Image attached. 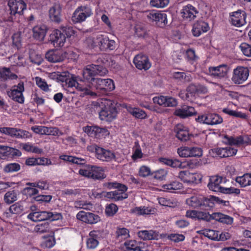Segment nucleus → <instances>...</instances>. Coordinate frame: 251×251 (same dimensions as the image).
Returning a JSON list of instances; mask_svg holds the SVG:
<instances>
[{"label":"nucleus","instance_id":"f257e3e1","mask_svg":"<svg viewBox=\"0 0 251 251\" xmlns=\"http://www.w3.org/2000/svg\"><path fill=\"white\" fill-rule=\"evenodd\" d=\"M94 106L101 120L111 122L116 118L117 111L114 101L101 99L94 102Z\"/></svg>","mask_w":251,"mask_h":251},{"label":"nucleus","instance_id":"f03ea898","mask_svg":"<svg viewBox=\"0 0 251 251\" xmlns=\"http://www.w3.org/2000/svg\"><path fill=\"white\" fill-rule=\"evenodd\" d=\"M108 71L105 67L100 65H89L83 69L82 73L83 79L81 81H84V86H87L88 89H89L92 92V94H89L88 95L91 96L96 95V93L93 91L94 81L98 78L96 77V76L104 75Z\"/></svg>","mask_w":251,"mask_h":251},{"label":"nucleus","instance_id":"7ed1b4c3","mask_svg":"<svg viewBox=\"0 0 251 251\" xmlns=\"http://www.w3.org/2000/svg\"><path fill=\"white\" fill-rule=\"evenodd\" d=\"M87 150L95 153V156L102 161L110 162L116 158L115 153L112 151L105 149L94 144L87 147Z\"/></svg>","mask_w":251,"mask_h":251},{"label":"nucleus","instance_id":"20e7f679","mask_svg":"<svg viewBox=\"0 0 251 251\" xmlns=\"http://www.w3.org/2000/svg\"><path fill=\"white\" fill-rule=\"evenodd\" d=\"M93 88L103 95H107L115 89V85L113 80L111 79H103L98 77L94 81Z\"/></svg>","mask_w":251,"mask_h":251},{"label":"nucleus","instance_id":"39448f33","mask_svg":"<svg viewBox=\"0 0 251 251\" xmlns=\"http://www.w3.org/2000/svg\"><path fill=\"white\" fill-rule=\"evenodd\" d=\"M226 203H229V201L221 200L216 196L209 195L205 197L203 196L201 209L209 211H213L217 204L226 206Z\"/></svg>","mask_w":251,"mask_h":251},{"label":"nucleus","instance_id":"423d86ee","mask_svg":"<svg viewBox=\"0 0 251 251\" xmlns=\"http://www.w3.org/2000/svg\"><path fill=\"white\" fill-rule=\"evenodd\" d=\"M186 217L199 222H209L213 220V213L206 210H188L186 212Z\"/></svg>","mask_w":251,"mask_h":251},{"label":"nucleus","instance_id":"0eeeda50","mask_svg":"<svg viewBox=\"0 0 251 251\" xmlns=\"http://www.w3.org/2000/svg\"><path fill=\"white\" fill-rule=\"evenodd\" d=\"M249 76V70L247 67L238 66L233 69L232 81L235 84H241L247 80Z\"/></svg>","mask_w":251,"mask_h":251},{"label":"nucleus","instance_id":"6e6552de","mask_svg":"<svg viewBox=\"0 0 251 251\" xmlns=\"http://www.w3.org/2000/svg\"><path fill=\"white\" fill-rule=\"evenodd\" d=\"M246 18V12L243 10L238 9L229 13V22L231 25L240 27L247 23Z\"/></svg>","mask_w":251,"mask_h":251},{"label":"nucleus","instance_id":"1a4fd4ad","mask_svg":"<svg viewBox=\"0 0 251 251\" xmlns=\"http://www.w3.org/2000/svg\"><path fill=\"white\" fill-rule=\"evenodd\" d=\"M79 173L83 176L95 180L102 179L106 177L102 168L95 166H91L89 170L80 169Z\"/></svg>","mask_w":251,"mask_h":251},{"label":"nucleus","instance_id":"9d476101","mask_svg":"<svg viewBox=\"0 0 251 251\" xmlns=\"http://www.w3.org/2000/svg\"><path fill=\"white\" fill-rule=\"evenodd\" d=\"M92 14V10L89 7L87 6H78L74 11L72 20L74 23H81Z\"/></svg>","mask_w":251,"mask_h":251},{"label":"nucleus","instance_id":"9b49d317","mask_svg":"<svg viewBox=\"0 0 251 251\" xmlns=\"http://www.w3.org/2000/svg\"><path fill=\"white\" fill-rule=\"evenodd\" d=\"M147 17L150 21L155 22L157 26L161 28L166 26L168 24L167 15L165 13L151 11L148 13Z\"/></svg>","mask_w":251,"mask_h":251},{"label":"nucleus","instance_id":"f8f14e48","mask_svg":"<svg viewBox=\"0 0 251 251\" xmlns=\"http://www.w3.org/2000/svg\"><path fill=\"white\" fill-rule=\"evenodd\" d=\"M0 132L13 138L18 139L26 138L30 136V133L25 130L10 127H0Z\"/></svg>","mask_w":251,"mask_h":251},{"label":"nucleus","instance_id":"ddd939ff","mask_svg":"<svg viewBox=\"0 0 251 251\" xmlns=\"http://www.w3.org/2000/svg\"><path fill=\"white\" fill-rule=\"evenodd\" d=\"M178 177L184 183L188 184H198L201 182L202 176L198 173H191L188 171H180Z\"/></svg>","mask_w":251,"mask_h":251},{"label":"nucleus","instance_id":"4468645a","mask_svg":"<svg viewBox=\"0 0 251 251\" xmlns=\"http://www.w3.org/2000/svg\"><path fill=\"white\" fill-rule=\"evenodd\" d=\"M65 81L68 87H75L76 90L79 92L78 94L81 97L87 96L89 94H92L91 91L89 89H88L87 86H84V81L80 80L79 82H77L74 79H66Z\"/></svg>","mask_w":251,"mask_h":251},{"label":"nucleus","instance_id":"2eb2a0df","mask_svg":"<svg viewBox=\"0 0 251 251\" xmlns=\"http://www.w3.org/2000/svg\"><path fill=\"white\" fill-rule=\"evenodd\" d=\"M48 40L54 47H62L66 42L64 34L59 29H54L52 31L49 36Z\"/></svg>","mask_w":251,"mask_h":251},{"label":"nucleus","instance_id":"dca6fc26","mask_svg":"<svg viewBox=\"0 0 251 251\" xmlns=\"http://www.w3.org/2000/svg\"><path fill=\"white\" fill-rule=\"evenodd\" d=\"M209 73L215 78L221 79L226 77L228 71V67L226 64H222L217 67H210Z\"/></svg>","mask_w":251,"mask_h":251},{"label":"nucleus","instance_id":"f3484780","mask_svg":"<svg viewBox=\"0 0 251 251\" xmlns=\"http://www.w3.org/2000/svg\"><path fill=\"white\" fill-rule=\"evenodd\" d=\"M76 218L86 223L94 224L100 221V217L96 214L91 212H86L81 211L76 214Z\"/></svg>","mask_w":251,"mask_h":251},{"label":"nucleus","instance_id":"a211bd4d","mask_svg":"<svg viewBox=\"0 0 251 251\" xmlns=\"http://www.w3.org/2000/svg\"><path fill=\"white\" fill-rule=\"evenodd\" d=\"M135 67L139 70L145 71L149 69L151 67V64L149 61L148 57L142 53L136 55L133 60Z\"/></svg>","mask_w":251,"mask_h":251},{"label":"nucleus","instance_id":"6ab92c4d","mask_svg":"<svg viewBox=\"0 0 251 251\" xmlns=\"http://www.w3.org/2000/svg\"><path fill=\"white\" fill-rule=\"evenodd\" d=\"M8 5L10 14L15 15L16 14H22L26 9V4L23 0H9Z\"/></svg>","mask_w":251,"mask_h":251},{"label":"nucleus","instance_id":"aec40b11","mask_svg":"<svg viewBox=\"0 0 251 251\" xmlns=\"http://www.w3.org/2000/svg\"><path fill=\"white\" fill-rule=\"evenodd\" d=\"M24 91V83L21 82L18 83L17 86H14L12 87L8 95L14 100L22 103L24 101V98L23 95Z\"/></svg>","mask_w":251,"mask_h":251},{"label":"nucleus","instance_id":"412c9836","mask_svg":"<svg viewBox=\"0 0 251 251\" xmlns=\"http://www.w3.org/2000/svg\"><path fill=\"white\" fill-rule=\"evenodd\" d=\"M225 179V177L220 176H212L209 178L207 187L211 191L221 193L222 189L224 187H222L220 185L222 183H225L226 181Z\"/></svg>","mask_w":251,"mask_h":251},{"label":"nucleus","instance_id":"4be33fe9","mask_svg":"<svg viewBox=\"0 0 251 251\" xmlns=\"http://www.w3.org/2000/svg\"><path fill=\"white\" fill-rule=\"evenodd\" d=\"M152 100L154 103L163 107H174L177 104L176 99L171 97L164 96L154 97Z\"/></svg>","mask_w":251,"mask_h":251},{"label":"nucleus","instance_id":"5701e85b","mask_svg":"<svg viewBox=\"0 0 251 251\" xmlns=\"http://www.w3.org/2000/svg\"><path fill=\"white\" fill-rule=\"evenodd\" d=\"M84 131L91 137L100 138L107 135L109 132L105 128H101L98 126H87L85 127Z\"/></svg>","mask_w":251,"mask_h":251},{"label":"nucleus","instance_id":"b1692460","mask_svg":"<svg viewBox=\"0 0 251 251\" xmlns=\"http://www.w3.org/2000/svg\"><path fill=\"white\" fill-rule=\"evenodd\" d=\"M21 155V151L17 149L0 145V159H6L15 156H20Z\"/></svg>","mask_w":251,"mask_h":251},{"label":"nucleus","instance_id":"393cba45","mask_svg":"<svg viewBox=\"0 0 251 251\" xmlns=\"http://www.w3.org/2000/svg\"><path fill=\"white\" fill-rule=\"evenodd\" d=\"M181 13L184 20L191 21L196 18L199 11L192 5L188 4L183 7Z\"/></svg>","mask_w":251,"mask_h":251},{"label":"nucleus","instance_id":"a878e982","mask_svg":"<svg viewBox=\"0 0 251 251\" xmlns=\"http://www.w3.org/2000/svg\"><path fill=\"white\" fill-rule=\"evenodd\" d=\"M146 244L135 240H127L124 243L125 251H144Z\"/></svg>","mask_w":251,"mask_h":251},{"label":"nucleus","instance_id":"bb28decb","mask_svg":"<svg viewBox=\"0 0 251 251\" xmlns=\"http://www.w3.org/2000/svg\"><path fill=\"white\" fill-rule=\"evenodd\" d=\"M99 47L100 50H113L116 48V43L113 40H110L109 38L104 35L99 34Z\"/></svg>","mask_w":251,"mask_h":251},{"label":"nucleus","instance_id":"cd10ccee","mask_svg":"<svg viewBox=\"0 0 251 251\" xmlns=\"http://www.w3.org/2000/svg\"><path fill=\"white\" fill-rule=\"evenodd\" d=\"M209 29L207 23L200 20L194 24L192 30L193 35L195 37H199L201 34L206 32Z\"/></svg>","mask_w":251,"mask_h":251},{"label":"nucleus","instance_id":"c85d7f7f","mask_svg":"<svg viewBox=\"0 0 251 251\" xmlns=\"http://www.w3.org/2000/svg\"><path fill=\"white\" fill-rule=\"evenodd\" d=\"M99 232L97 230H92L89 233L86 240V247L88 249H95L99 244L98 241Z\"/></svg>","mask_w":251,"mask_h":251},{"label":"nucleus","instance_id":"c756f323","mask_svg":"<svg viewBox=\"0 0 251 251\" xmlns=\"http://www.w3.org/2000/svg\"><path fill=\"white\" fill-rule=\"evenodd\" d=\"M211 151L212 152L216 153L217 156L221 158L232 156L235 155L237 151L236 149L229 147L214 148L211 149Z\"/></svg>","mask_w":251,"mask_h":251},{"label":"nucleus","instance_id":"7c9ffc66","mask_svg":"<svg viewBox=\"0 0 251 251\" xmlns=\"http://www.w3.org/2000/svg\"><path fill=\"white\" fill-rule=\"evenodd\" d=\"M196 113L194 108L189 106L176 109L175 112V115L183 119L194 115Z\"/></svg>","mask_w":251,"mask_h":251},{"label":"nucleus","instance_id":"2f4dec72","mask_svg":"<svg viewBox=\"0 0 251 251\" xmlns=\"http://www.w3.org/2000/svg\"><path fill=\"white\" fill-rule=\"evenodd\" d=\"M47 28L45 25H40L32 28L33 37L39 41H43L46 36Z\"/></svg>","mask_w":251,"mask_h":251},{"label":"nucleus","instance_id":"473e14b6","mask_svg":"<svg viewBox=\"0 0 251 251\" xmlns=\"http://www.w3.org/2000/svg\"><path fill=\"white\" fill-rule=\"evenodd\" d=\"M46 58L50 62H60L64 60V56L58 50H50L48 51L45 55Z\"/></svg>","mask_w":251,"mask_h":251},{"label":"nucleus","instance_id":"72a5a7b5","mask_svg":"<svg viewBox=\"0 0 251 251\" xmlns=\"http://www.w3.org/2000/svg\"><path fill=\"white\" fill-rule=\"evenodd\" d=\"M61 8L59 4H55L49 10V16L50 20L59 23L61 22Z\"/></svg>","mask_w":251,"mask_h":251},{"label":"nucleus","instance_id":"f704fd0d","mask_svg":"<svg viewBox=\"0 0 251 251\" xmlns=\"http://www.w3.org/2000/svg\"><path fill=\"white\" fill-rule=\"evenodd\" d=\"M176 136L181 141H186L189 139L190 135L187 127L182 125H177L176 126Z\"/></svg>","mask_w":251,"mask_h":251},{"label":"nucleus","instance_id":"c9c22d12","mask_svg":"<svg viewBox=\"0 0 251 251\" xmlns=\"http://www.w3.org/2000/svg\"><path fill=\"white\" fill-rule=\"evenodd\" d=\"M127 187L122 185V187L113 191V201H123L128 197V194L126 193L127 190Z\"/></svg>","mask_w":251,"mask_h":251},{"label":"nucleus","instance_id":"e433bc0d","mask_svg":"<svg viewBox=\"0 0 251 251\" xmlns=\"http://www.w3.org/2000/svg\"><path fill=\"white\" fill-rule=\"evenodd\" d=\"M138 237L144 240H150L155 239L157 238L158 232L152 230H141L138 232Z\"/></svg>","mask_w":251,"mask_h":251},{"label":"nucleus","instance_id":"4c0bfd02","mask_svg":"<svg viewBox=\"0 0 251 251\" xmlns=\"http://www.w3.org/2000/svg\"><path fill=\"white\" fill-rule=\"evenodd\" d=\"M203 195H195L186 200V203L194 208H201Z\"/></svg>","mask_w":251,"mask_h":251},{"label":"nucleus","instance_id":"58836bf2","mask_svg":"<svg viewBox=\"0 0 251 251\" xmlns=\"http://www.w3.org/2000/svg\"><path fill=\"white\" fill-rule=\"evenodd\" d=\"M213 220L223 224L231 225L233 223V219L231 217L221 212H214L213 213Z\"/></svg>","mask_w":251,"mask_h":251},{"label":"nucleus","instance_id":"ea45409f","mask_svg":"<svg viewBox=\"0 0 251 251\" xmlns=\"http://www.w3.org/2000/svg\"><path fill=\"white\" fill-rule=\"evenodd\" d=\"M59 159L64 161L71 162L77 165H82L86 163V161L84 159L65 154L60 155Z\"/></svg>","mask_w":251,"mask_h":251},{"label":"nucleus","instance_id":"a19ab883","mask_svg":"<svg viewBox=\"0 0 251 251\" xmlns=\"http://www.w3.org/2000/svg\"><path fill=\"white\" fill-rule=\"evenodd\" d=\"M235 181L241 187L251 185V173H246L242 176H237Z\"/></svg>","mask_w":251,"mask_h":251},{"label":"nucleus","instance_id":"79ce46f5","mask_svg":"<svg viewBox=\"0 0 251 251\" xmlns=\"http://www.w3.org/2000/svg\"><path fill=\"white\" fill-rule=\"evenodd\" d=\"M162 188L165 191L173 192V191L180 190L183 188V184L178 181L175 180L169 183L164 184Z\"/></svg>","mask_w":251,"mask_h":251},{"label":"nucleus","instance_id":"37998d69","mask_svg":"<svg viewBox=\"0 0 251 251\" xmlns=\"http://www.w3.org/2000/svg\"><path fill=\"white\" fill-rule=\"evenodd\" d=\"M159 161L160 162L164 164L173 168H180L182 165L181 162L177 159H172L165 157H160L159 158Z\"/></svg>","mask_w":251,"mask_h":251},{"label":"nucleus","instance_id":"c03bdc74","mask_svg":"<svg viewBox=\"0 0 251 251\" xmlns=\"http://www.w3.org/2000/svg\"><path fill=\"white\" fill-rule=\"evenodd\" d=\"M32 209V221H42L48 220V211H42L38 212H33Z\"/></svg>","mask_w":251,"mask_h":251},{"label":"nucleus","instance_id":"a18cd8bd","mask_svg":"<svg viewBox=\"0 0 251 251\" xmlns=\"http://www.w3.org/2000/svg\"><path fill=\"white\" fill-rule=\"evenodd\" d=\"M86 44L90 49H95L99 48V34L89 37L86 40Z\"/></svg>","mask_w":251,"mask_h":251},{"label":"nucleus","instance_id":"49530a36","mask_svg":"<svg viewBox=\"0 0 251 251\" xmlns=\"http://www.w3.org/2000/svg\"><path fill=\"white\" fill-rule=\"evenodd\" d=\"M17 196V192L16 191H9L4 196V201L7 204H11L18 200Z\"/></svg>","mask_w":251,"mask_h":251},{"label":"nucleus","instance_id":"de8ad7c7","mask_svg":"<svg viewBox=\"0 0 251 251\" xmlns=\"http://www.w3.org/2000/svg\"><path fill=\"white\" fill-rule=\"evenodd\" d=\"M116 235L118 240L122 241L129 237V231L125 227H119L117 229Z\"/></svg>","mask_w":251,"mask_h":251},{"label":"nucleus","instance_id":"09e8293b","mask_svg":"<svg viewBox=\"0 0 251 251\" xmlns=\"http://www.w3.org/2000/svg\"><path fill=\"white\" fill-rule=\"evenodd\" d=\"M24 210V207L21 203L18 202L11 205L6 210V214H19Z\"/></svg>","mask_w":251,"mask_h":251},{"label":"nucleus","instance_id":"8fccbe9b","mask_svg":"<svg viewBox=\"0 0 251 251\" xmlns=\"http://www.w3.org/2000/svg\"><path fill=\"white\" fill-rule=\"evenodd\" d=\"M74 206L77 209H83L90 210L93 208V204L85 201H77L74 202Z\"/></svg>","mask_w":251,"mask_h":251},{"label":"nucleus","instance_id":"3c124183","mask_svg":"<svg viewBox=\"0 0 251 251\" xmlns=\"http://www.w3.org/2000/svg\"><path fill=\"white\" fill-rule=\"evenodd\" d=\"M44 241L41 243L43 248H51L55 244L56 241L54 235L43 236Z\"/></svg>","mask_w":251,"mask_h":251},{"label":"nucleus","instance_id":"603ef678","mask_svg":"<svg viewBox=\"0 0 251 251\" xmlns=\"http://www.w3.org/2000/svg\"><path fill=\"white\" fill-rule=\"evenodd\" d=\"M60 30H61V32L64 34L65 40L66 39V38H69L71 37L72 36L74 35L75 33V31L74 29V28L72 26L66 25L63 26L61 25L59 29Z\"/></svg>","mask_w":251,"mask_h":251},{"label":"nucleus","instance_id":"864d4df0","mask_svg":"<svg viewBox=\"0 0 251 251\" xmlns=\"http://www.w3.org/2000/svg\"><path fill=\"white\" fill-rule=\"evenodd\" d=\"M0 73L2 81L7 79H15L17 78V75L11 73L9 69L8 68H3L0 71Z\"/></svg>","mask_w":251,"mask_h":251},{"label":"nucleus","instance_id":"5fc2aeb1","mask_svg":"<svg viewBox=\"0 0 251 251\" xmlns=\"http://www.w3.org/2000/svg\"><path fill=\"white\" fill-rule=\"evenodd\" d=\"M50 230V225L48 223L39 224L34 227V231L38 233H44L49 232Z\"/></svg>","mask_w":251,"mask_h":251},{"label":"nucleus","instance_id":"6e6d98bb","mask_svg":"<svg viewBox=\"0 0 251 251\" xmlns=\"http://www.w3.org/2000/svg\"><path fill=\"white\" fill-rule=\"evenodd\" d=\"M20 168V165L18 163H9L4 166L3 171L5 173H12L18 172Z\"/></svg>","mask_w":251,"mask_h":251},{"label":"nucleus","instance_id":"4d7b16f0","mask_svg":"<svg viewBox=\"0 0 251 251\" xmlns=\"http://www.w3.org/2000/svg\"><path fill=\"white\" fill-rule=\"evenodd\" d=\"M239 49L245 56L251 57V44L243 42L240 45Z\"/></svg>","mask_w":251,"mask_h":251},{"label":"nucleus","instance_id":"13d9d810","mask_svg":"<svg viewBox=\"0 0 251 251\" xmlns=\"http://www.w3.org/2000/svg\"><path fill=\"white\" fill-rule=\"evenodd\" d=\"M223 111L225 113H226L230 116H232L237 118L246 119L247 117V115H246V114L235 110H232L227 108H224Z\"/></svg>","mask_w":251,"mask_h":251},{"label":"nucleus","instance_id":"bf43d9fd","mask_svg":"<svg viewBox=\"0 0 251 251\" xmlns=\"http://www.w3.org/2000/svg\"><path fill=\"white\" fill-rule=\"evenodd\" d=\"M135 35L140 38H146L149 35L147 30L140 25H136L135 27Z\"/></svg>","mask_w":251,"mask_h":251},{"label":"nucleus","instance_id":"052dcab7","mask_svg":"<svg viewBox=\"0 0 251 251\" xmlns=\"http://www.w3.org/2000/svg\"><path fill=\"white\" fill-rule=\"evenodd\" d=\"M52 198V197L51 195H40L32 197V200L38 202L39 203H42V202L47 203L50 202Z\"/></svg>","mask_w":251,"mask_h":251},{"label":"nucleus","instance_id":"680f3d73","mask_svg":"<svg viewBox=\"0 0 251 251\" xmlns=\"http://www.w3.org/2000/svg\"><path fill=\"white\" fill-rule=\"evenodd\" d=\"M51 164L50 159L46 158H33L32 157V166L39 165H49Z\"/></svg>","mask_w":251,"mask_h":251},{"label":"nucleus","instance_id":"e2e57ef3","mask_svg":"<svg viewBox=\"0 0 251 251\" xmlns=\"http://www.w3.org/2000/svg\"><path fill=\"white\" fill-rule=\"evenodd\" d=\"M169 2V0H151L150 5L156 8H163L166 6Z\"/></svg>","mask_w":251,"mask_h":251},{"label":"nucleus","instance_id":"0e129e2a","mask_svg":"<svg viewBox=\"0 0 251 251\" xmlns=\"http://www.w3.org/2000/svg\"><path fill=\"white\" fill-rule=\"evenodd\" d=\"M221 193L225 194L233 195L234 196H238L240 194V190L233 187L229 188L223 187Z\"/></svg>","mask_w":251,"mask_h":251},{"label":"nucleus","instance_id":"69168bd1","mask_svg":"<svg viewBox=\"0 0 251 251\" xmlns=\"http://www.w3.org/2000/svg\"><path fill=\"white\" fill-rule=\"evenodd\" d=\"M210 125H218L223 122V118L218 114L215 113H209Z\"/></svg>","mask_w":251,"mask_h":251},{"label":"nucleus","instance_id":"338daca9","mask_svg":"<svg viewBox=\"0 0 251 251\" xmlns=\"http://www.w3.org/2000/svg\"><path fill=\"white\" fill-rule=\"evenodd\" d=\"M209 113L200 115L196 118V121L200 124L210 125V121L209 119Z\"/></svg>","mask_w":251,"mask_h":251},{"label":"nucleus","instance_id":"774afa93","mask_svg":"<svg viewBox=\"0 0 251 251\" xmlns=\"http://www.w3.org/2000/svg\"><path fill=\"white\" fill-rule=\"evenodd\" d=\"M118 208L115 204L111 203L107 205L105 208V213L107 215L111 216L114 215L118 211Z\"/></svg>","mask_w":251,"mask_h":251}]
</instances>
